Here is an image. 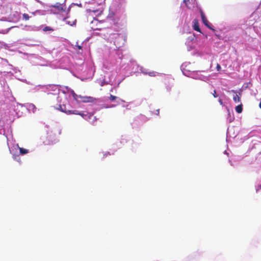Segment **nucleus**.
Wrapping results in <instances>:
<instances>
[{"mask_svg":"<svg viewBox=\"0 0 261 261\" xmlns=\"http://www.w3.org/2000/svg\"><path fill=\"white\" fill-rule=\"evenodd\" d=\"M185 44L187 46L188 51L191 50L195 47L194 43H185Z\"/></svg>","mask_w":261,"mask_h":261,"instance_id":"4be33fe9","label":"nucleus"},{"mask_svg":"<svg viewBox=\"0 0 261 261\" xmlns=\"http://www.w3.org/2000/svg\"><path fill=\"white\" fill-rule=\"evenodd\" d=\"M128 66V64H127V66H126L125 67H124V69L126 67H127Z\"/></svg>","mask_w":261,"mask_h":261,"instance_id":"603ef678","label":"nucleus"},{"mask_svg":"<svg viewBox=\"0 0 261 261\" xmlns=\"http://www.w3.org/2000/svg\"><path fill=\"white\" fill-rule=\"evenodd\" d=\"M128 139V137L126 135H124L121 136V138L119 141L121 142L122 146H123L127 142Z\"/></svg>","mask_w":261,"mask_h":261,"instance_id":"dca6fc26","label":"nucleus"},{"mask_svg":"<svg viewBox=\"0 0 261 261\" xmlns=\"http://www.w3.org/2000/svg\"><path fill=\"white\" fill-rule=\"evenodd\" d=\"M99 153H102L103 154V157H102V159H103L105 158H106V156H107L108 155H110V152H109V151H106V152H100Z\"/></svg>","mask_w":261,"mask_h":261,"instance_id":"7c9ffc66","label":"nucleus"},{"mask_svg":"<svg viewBox=\"0 0 261 261\" xmlns=\"http://www.w3.org/2000/svg\"><path fill=\"white\" fill-rule=\"evenodd\" d=\"M64 88L65 90H62V95L57 98L58 105L55 109L67 115L77 114L76 109L80 107L81 102H92L95 99L91 96L77 95L68 87L65 86Z\"/></svg>","mask_w":261,"mask_h":261,"instance_id":"f257e3e1","label":"nucleus"},{"mask_svg":"<svg viewBox=\"0 0 261 261\" xmlns=\"http://www.w3.org/2000/svg\"><path fill=\"white\" fill-rule=\"evenodd\" d=\"M100 36L108 41L111 43L113 42L114 45L118 49L124 45L126 40V35L125 33H114L111 28L102 30Z\"/></svg>","mask_w":261,"mask_h":261,"instance_id":"7ed1b4c3","label":"nucleus"},{"mask_svg":"<svg viewBox=\"0 0 261 261\" xmlns=\"http://www.w3.org/2000/svg\"><path fill=\"white\" fill-rule=\"evenodd\" d=\"M77 48L79 49V50H82V45H77Z\"/></svg>","mask_w":261,"mask_h":261,"instance_id":"ea45409f","label":"nucleus"},{"mask_svg":"<svg viewBox=\"0 0 261 261\" xmlns=\"http://www.w3.org/2000/svg\"><path fill=\"white\" fill-rule=\"evenodd\" d=\"M193 29L195 31L200 32V29L199 28V26L198 23H194V24L193 25Z\"/></svg>","mask_w":261,"mask_h":261,"instance_id":"c85d7f7f","label":"nucleus"},{"mask_svg":"<svg viewBox=\"0 0 261 261\" xmlns=\"http://www.w3.org/2000/svg\"><path fill=\"white\" fill-rule=\"evenodd\" d=\"M38 87H40L43 88H45V92H49V93L54 95L58 94V96L62 95V90H65V87H62L59 85H38Z\"/></svg>","mask_w":261,"mask_h":261,"instance_id":"20e7f679","label":"nucleus"},{"mask_svg":"<svg viewBox=\"0 0 261 261\" xmlns=\"http://www.w3.org/2000/svg\"><path fill=\"white\" fill-rule=\"evenodd\" d=\"M92 12L96 15H101V14L102 12V11L100 9H96L92 10Z\"/></svg>","mask_w":261,"mask_h":261,"instance_id":"a878e982","label":"nucleus"},{"mask_svg":"<svg viewBox=\"0 0 261 261\" xmlns=\"http://www.w3.org/2000/svg\"><path fill=\"white\" fill-rule=\"evenodd\" d=\"M58 139L56 134L53 133L52 131H47L46 140L44 142L45 145L53 144L57 143Z\"/></svg>","mask_w":261,"mask_h":261,"instance_id":"0eeeda50","label":"nucleus"},{"mask_svg":"<svg viewBox=\"0 0 261 261\" xmlns=\"http://www.w3.org/2000/svg\"><path fill=\"white\" fill-rule=\"evenodd\" d=\"M36 1H37L38 3H40V4H43L42 2L41 1H40L39 0H35Z\"/></svg>","mask_w":261,"mask_h":261,"instance_id":"79ce46f5","label":"nucleus"},{"mask_svg":"<svg viewBox=\"0 0 261 261\" xmlns=\"http://www.w3.org/2000/svg\"><path fill=\"white\" fill-rule=\"evenodd\" d=\"M122 145L121 144V143L119 141V140H117L113 143L112 145V149L114 151H116L118 149L121 148L122 147Z\"/></svg>","mask_w":261,"mask_h":261,"instance_id":"ddd939ff","label":"nucleus"},{"mask_svg":"<svg viewBox=\"0 0 261 261\" xmlns=\"http://www.w3.org/2000/svg\"><path fill=\"white\" fill-rule=\"evenodd\" d=\"M213 95L214 96V97H218V95L216 93V90H214V93H213Z\"/></svg>","mask_w":261,"mask_h":261,"instance_id":"4c0bfd02","label":"nucleus"},{"mask_svg":"<svg viewBox=\"0 0 261 261\" xmlns=\"http://www.w3.org/2000/svg\"><path fill=\"white\" fill-rule=\"evenodd\" d=\"M23 18L26 20H29L30 18V16L28 14H23Z\"/></svg>","mask_w":261,"mask_h":261,"instance_id":"2f4dec72","label":"nucleus"},{"mask_svg":"<svg viewBox=\"0 0 261 261\" xmlns=\"http://www.w3.org/2000/svg\"><path fill=\"white\" fill-rule=\"evenodd\" d=\"M219 103H220L221 105H222V104H223V101H222V100L221 99H219Z\"/></svg>","mask_w":261,"mask_h":261,"instance_id":"a19ab883","label":"nucleus"},{"mask_svg":"<svg viewBox=\"0 0 261 261\" xmlns=\"http://www.w3.org/2000/svg\"><path fill=\"white\" fill-rule=\"evenodd\" d=\"M88 113L87 112H79L78 111H77V114H74V115H81L84 119H87V115L88 114Z\"/></svg>","mask_w":261,"mask_h":261,"instance_id":"5701e85b","label":"nucleus"},{"mask_svg":"<svg viewBox=\"0 0 261 261\" xmlns=\"http://www.w3.org/2000/svg\"><path fill=\"white\" fill-rule=\"evenodd\" d=\"M195 1V0H183L182 2L188 9H191V7L190 6V5L194 4Z\"/></svg>","mask_w":261,"mask_h":261,"instance_id":"6ab92c4d","label":"nucleus"},{"mask_svg":"<svg viewBox=\"0 0 261 261\" xmlns=\"http://www.w3.org/2000/svg\"><path fill=\"white\" fill-rule=\"evenodd\" d=\"M5 83L6 82L5 80L1 81V85L2 86H3V93L2 94L3 95V99H4V98H7L10 100H12L14 99V97L12 94V92L9 87L7 85H6Z\"/></svg>","mask_w":261,"mask_h":261,"instance_id":"39448f33","label":"nucleus"},{"mask_svg":"<svg viewBox=\"0 0 261 261\" xmlns=\"http://www.w3.org/2000/svg\"><path fill=\"white\" fill-rule=\"evenodd\" d=\"M191 64L190 62H184L181 64L180 66V69L182 72V74L185 75L187 76L189 73L191 71H190L188 68V66Z\"/></svg>","mask_w":261,"mask_h":261,"instance_id":"6e6552de","label":"nucleus"},{"mask_svg":"<svg viewBox=\"0 0 261 261\" xmlns=\"http://www.w3.org/2000/svg\"><path fill=\"white\" fill-rule=\"evenodd\" d=\"M259 107L260 109H261V101L259 102Z\"/></svg>","mask_w":261,"mask_h":261,"instance_id":"a18cd8bd","label":"nucleus"},{"mask_svg":"<svg viewBox=\"0 0 261 261\" xmlns=\"http://www.w3.org/2000/svg\"><path fill=\"white\" fill-rule=\"evenodd\" d=\"M239 95H241V91L239 92Z\"/></svg>","mask_w":261,"mask_h":261,"instance_id":"3c124183","label":"nucleus"},{"mask_svg":"<svg viewBox=\"0 0 261 261\" xmlns=\"http://www.w3.org/2000/svg\"><path fill=\"white\" fill-rule=\"evenodd\" d=\"M87 116H87V119H85V120H86L90 122H93L96 121V118H95V117H94L93 116V114L88 113Z\"/></svg>","mask_w":261,"mask_h":261,"instance_id":"a211bd4d","label":"nucleus"},{"mask_svg":"<svg viewBox=\"0 0 261 261\" xmlns=\"http://www.w3.org/2000/svg\"><path fill=\"white\" fill-rule=\"evenodd\" d=\"M140 117H141V118H144V116L143 115H141V116H140Z\"/></svg>","mask_w":261,"mask_h":261,"instance_id":"09e8293b","label":"nucleus"},{"mask_svg":"<svg viewBox=\"0 0 261 261\" xmlns=\"http://www.w3.org/2000/svg\"><path fill=\"white\" fill-rule=\"evenodd\" d=\"M234 119V117L233 116H231V114H230V112L229 111H228V119L229 122H231L232 121H233Z\"/></svg>","mask_w":261,"mask_h":261,"instance_id":"c756f323","label":"nucleus"},{"mask_svg":"<svg viewBox=\"0 0 261 261\" xmlns=\"http://www.w3.org/2000/svg\"><path fill=\"white\" fill-rule=\"evenodd\" d=\"M133 143L132 144V150L133 151H135L138 147L140 143L139 142H134V140H133Z\"/></svg>","mask_w":261,"mask_h":261,"instance_id":"393cba45","label":"nucleus"},{"mask_svg":"<svg viewBox=\"0 0 261 261\" xmlns=\"http://www.w3.org/2000/svg\"><path fill=\"white\" fill-rule=\"evenodd\" d=\"M216 69H217V70L218 71H219L221 70V65L219 64H217V66H216Z\"/></svg>","mask_w":261,"mask_h":261,"instance_id":"473e14b6","label":"nucleus"},{"mask_svg":"<svg viewBox=\"0 0 261 261\" xmlns=\"http://www.w3.org/2000/svg\"><path fill=\"white\" fill-rule=\"evenodd\" d=\"M42 30L44 31V32H47V31H51V32H53L54 31V29L52 28L51 27H49V26H45L44 27L43 29H42Z\"/></svg>","mask_w":261,"mask_h":261,"instance_id":"b1692460","label":"nucleus"},{"mask_svg":"<svg viewBox=\"0 0 261 261\" xmlns=\"http://www.w3.org/2000/svg\"><path fill=\"white\" fill-rule=\"evenodd\" d=\"M75 5L76 4H74V3H72V4H71V5Z\"/></svg>","mask_w":261,"mask_h":261,"instance_id":"864d4df0","label":"nucleus"},{"mask_svg":"<svg viewBox=\"0 0 261 261\" xmlns=\"http://www.w3.org/2000/svg\"><path fill=\"white\" fill-rule=\"evenodd\" d=\"M215 35L219 39H222V36L219 34H217L216 32H215Z\"/></svg>","mask_w":261,"mask_h":261,"instance_id":"72a5a7b5","label":"nucleus"},{"mask_svg":"<svg viewBox=\"0 0 261 261\" xmlns=\"http://www.w3.org/2000/svg\"><path fill=\"white\" fill-rule=\"evenodd\" d=\"M24 106L30 113L32 112L34 113L37 109L36 106L33 103H25Z\"/></svg>","mask_w":261,"mask_h":261,"instance_id":"f8f14e48","label":"nucleus"},{"mask_svg":"<svg viewBox=\"0 0 261 261\" xmlns=\"http://www.w3.org/2000/svg\"><path fill=\"white\" fill-rule=\"evenodd\" d=\"M14 120V112H5L4 116L0 120V134L4 135L7 139V144L9 151L14 160L21 164L20 155H23L29 151L28 149L20 147L18 144L11 146L9 143V136L11 135V124Z\"/></svg>","mask_w":261,"mask_h":261,"instance_id":"f03ea898","label":"nucleus"},{"mask_svg":"<svg viewBox=\"0 0 261 261\" xmlns=\"http://www.w3.org/2000/svg\"><path fill=\"white\" fill-rule=\"evenodd\" d=\"M160 113V109H157L155 111L154 114L156 115H159Z\"/></svg>","mask_w":261,"mask_h":261,"instance_id":"c9c22d12","label":"nucleus"},{"mask_svg":"<svg viewBox=\"0 0 261 261\" xmlns=\"http://www.w3.org/2000/svg\"><path fill=\"white\" fill-rule=\"evenodd\" d=\"M229 128H227V133H228Z\"/></svg>","mask_w":261,"mask_h":261,"instance_id":"5fc2aeb1","label":"nucleus"},{"mask_svg":"<svg viewBox=\"0 0 261 261\" xmlns=\"http://www.w3.org/2000/svg\"><path fill=\"white\" fill-rule=\"evenodd\" d=\"M67 18H68V17H66V18H64L63 19L64 21H66V19Z\"/></svg>","mask_w":261,"mask_h":261,"instance_id":"de8ad7c7","label":"nucleus"},{"mask_svg":"<svg viewBox=\"0 0 261 261\" xmlns=\"http://www.w3.org/2000/svg\"><path fill=\"white\" fill-rule=\"evenodd\" d=\"M66 0H65L63 4H60V3H56L55 5H51L50 7L56 8L60 11L65 12L66 7Z\"/></svg>","mask_w":261,"mask_h":261,"instance_id":"1a4fd4ad","label":"nucleus"},{"mask_svg":"<svg viewBox=\"0 0 261 261\" xmlns=\"http://www.w3.org/2000/svg\"><path fill=\"white\" fill-rule=\"evenodd\" d=\"M109 76V79L108 80L107 78V76H105L104 79L102 80V82H100V86H103L105 85L110 84L111 85H113V81L112 79H113V77L112 75L108 74Z\"/></svg>","mask_w":261,"mask_h":261,"instance_id":"9d476101","label":"nucleus"},{"mask_svg":"<svg viewBox=\"0 0 261 261\" xmlns=\"http://www.w3.org/2000/svg\"><path fill=\"white\" fill-rule=\"evenodd\" d=\"M232 92L236 93V94L233 95V101L236 103L239 102L240 101V96H239V95H238L237 94V92H236V91H234L233 90L232 91Z\"/></svg>","mask_w":261,"mask_h":261,"instance_id":"aec40b11","label":"nucleus"},{"mask_svg":"<svg viewBox=\"0 0 261 261\" xmlns=\"http://www.w3.org/2000/svg\"><path fill=\"white\" fill-rule=\"evenodd\" d=\"M127 107H128V105H127L126 106L125 105H123V107H126V108Z\"/></svg>","mask_w":261,"mask_h":261,"instance_id":"49530a36","label":"nucleus"},{"mask_svg":"<svg viewBox=\"0 0 261 261\" xmlns=\"http://www.w3.org/2000/svg\"><path fill=\"white\" fill-rule=\"evenodd\" d=\"M109 99L111 101H114L115 100H116V102L118 103H119L120 101L124 102V100L121 99L120 98H119L116 96L113 95H110Z\"/></svg>","mask_w":261,"mask_h":261,"instance_id":"f3484780","label":"nucleus"},{"mask_svg":"<svg viewBox=\"0 0 261 261\" xmlns=\"http://www.w3.org/2000/svg\"><path fill=\"white\" fill-rule=\"evenodd\" d=\"M260 190H261V184L258 185L257 187L256 188V192H258Z\"/></svg>","mask_w":261,"mask_h":261,"instance_id":"f704fd0d","label":"nucleus"},{"mask_svg":"<svg viewBox=\"0 0 261 261\" xmlns=\"http://www.w3.org/2000/svg\"><path fill=\"white\" fill-rule=\"evenodd\" d=\"M70 8H71V6H70L69 7V8H68V10H67V12H69L70 11Z\"/></svg>","mask_w":261,"mask_h":261,"instance_id":"37998d69","label":"nucleus"},{"mask_svg":"<svg viewBox=\"0 0 261 261\" xmlns=\"http://www.w3.org/2000/svg\"><path fill=\"white\" fill-rule=\"evenodd\" d=\"M200 16H201L202 22L205 26L206 24H208V23L209 22L207 20L206 17L205 15L204 14V12L201 9L200 10Z\"/></svg>","mask_w":261,"mask_h":261,"instance_id":"4468645a","label":"nucleus"},{"mask_svg":"<svg viewBox=\"0 0 261 261\" xmlns=\"http://www.w3.org/2000/svg\"><path fill=\"white\" fill-rule=\"evenodd\" d=\"M65 22H66V24H68V25H69L70 26H73V25H75L76 24V20L75 19L72 22H71L70 21H68V20H67Z\"/></svg>","mask_w":261,"mask_h":261,"instance_id":"cd10ccee","label":"nucleus"},{"mask_svg":"<svg viewBox=\"0 0 261 261\" xmlns=\"http://www.w3.org/2000/svg\"><path fill=\"white\" fill-rule=\"evenodd\" d=\"M5 101L4 99H3V94L0 92V101Z\"/></svg>","mask_w":261,"mask_h":261,"instance_id":"e433bc0d","label":"nucleus"},{"mask_svg":"<svg viewBox=\"0 0 261 261\" xmlns=\"http://www.w3.org/2000/svg\"><path fill=\"white\" fill-rule=\"evenodd\" d=\"M201 71H191L189 74L187 76L188 77L192 78L195 80H199L204 82L208 81L209 78L207 76L201 74Z\"/></svg>","mask_w":261,"mask_h":261,"instance_id":"423d86ee","label":"nucleus"},{"mask_svg":"<svg viewBox=\"0 0 261 261\" xmlns=\"http://www.w3.org/2000/svg\"><path fill=\"white\" fill-rule=\"evenodd\" d=\"M196 38L194 34H190L187 38L185 43H195Z\"/></svg>","mask_w":261,"mask_h":261,"instance_id":"2eb2a0df","label":"nucleus"},{"mask_svg":"<svg viewBox=\"0 0 261 261\" xmlns=\"http://www.w3.org/2000/svg\"><path fill=\"white\" fill-rule=\"evenodd\" d=\"M139 70L144 74H148L150 76H154L155 75V72L152 71V72H148V69L140 66L139 67Z\"/></svg>","mask_w":261,"mask_h":261,"instance_id":"9b49d317","label":"nucleus"},{"mask_svg":"<svg viewBox=\"0 0 261 261\" xmlns=\"http://www.w3.org/2000/svg\"><path fill=\"white\" fill-rule=\"evenodd\" d=\"M38 65H41V66H44V65H45L44 64H38Z\"/></svg>","mask_w":261,"mask_h":261,"instance_id":"8fccbe9b","label":"nucleus"},{"mask_svg":"<svg viewBox=\"0 0 261 261\" xmlns=\"http://www.w3.org/2000/svg\"><path fill=\"white\" fill-rule=\"evenodd\" d=\"M235 110L238 113H239V114L241 113L243 111L242 104L241 103L240 105H239L237 106H236L235 108Z\"/></svg>","mask_w":261,"mask_h":261,"instance_id":"412c9836","label":"nucleus"},{"mask_svg":"<svg viewBox=\"0 0 261 261\" xmlns=\"http://www.w3.org/2000/svg\"><path fill=\"white\" fill-rule=\"evenodd\" d=\"M229 163L230 165L231 166H233V167H234V166H235L234 164L232 163V162L231 161V160H229Z\"/></svg>","mask_w":261,"mask_h":261,"instance_id":"58836bf2","label":"nucleus"},{"mask_svg":"<svg viewBox=\"0 0 261 261\" xmlns=\"http://www.w3.org/2000/svg\"><path fill=\"white\" fill-rule=\"evenodd\" d=\"M224 153L225 154H227V155H228V154L226 150L224 151Z\"/></svg>","mask_w":261,"mask_h":261,"instance_id":"c03bdc74","label":"nucleus"},{"mask_svg":"<svg viewBox=\"0 0 261 261\" xmlns=\"http://www.w3.org/2000/svg\"><path fill=\"white\" fill-rule=\"evenodd\" d=\"M207 28H208L210 30H212L213 32H216V30L215 29V28L213 27V25L208 22L207 24H206L205 25Z\"/></svg>","mask_w":261,"mask_h":261,"instance_id":"bb28decb","label":"nucleus"}]
</instances>
